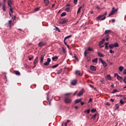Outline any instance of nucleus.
Listing matches in <instances>:
<instances>
[{
	"label": "nucleus",
	"mask_w": 126,
	"mask_h": 126,
	"mask_svg": "<svg viewBox=\"0 0 126 126\" xmlns=\"http://www.w3.org/2000/svg\"><path fill=\"white\" fill-rule=\"evenodd\" d=\"M71 93H67L65 94V96H68V95H71Z\"/></svg>",
	"instance_id": "obj_51"
},
{
	"label": "nucleus",
	"mask_w": 126,
	"mask_h": 126,
	"mask_svg": "<svg viewBox=\"0 0 126 126\" xmlns=\"http://www.w3.org/2000/svg\"><path fill=\"white\" fill-rule=\"evenodd\" d=\"M66 123H67V124H68V123H70V120H67Z\"/></svg>",
	"instance_id": "obj_61"
},
{
	"label": "nucleus",
	"mask_w": 126,
	"mask_h": 126,
	"mask_svg": "<svg viewBox=\"0 0 126 126\" xmlns=\"http://www.w3.org/2000/svg\"><path fill=\"white\" fill-rule=\"evenodd\" d=\"M120 103L122 104V105H124V104H125V102H124V100H123V99L120 100Z\"/></svg>",
	"instance_id": "obj_36"
},
{
	"label": "nucleus",
	"mask_w": 126,
	"mask_h": 126,
	"mask_svg": "<svg viewBox=\"0 0 126 126\" xmlns=\"http://www.w3.org/2000/svg\"><path fill=\"white\" fill-rule=\"evenodd\" d=\"M115 14V11H112L108 15V17H110V16H111V15H114Z\"/></svg>",
	"instance_id": "obj_23"
},
{
	"label": "nucleus",
	"mask_w": 126,
	"mask_h": 126,
	"mask_svg": "<svg viewBox=\"0 0 126 126\" xmlns=\"http://www.w3.org/2000/svg\"><path fill=\"white\" fill-rule=\"evenodd\" d=\"M39 47H43L44 46H46L47 45V43L46 42H40L38 44Z\"/></svg>",
	"instance_id": "obj_8"
},
{
	"label": "nucleus",
	"mask_w": 126,
	"mask_h": 126,
	"mask_svg": "<svg viewBox=\"0 0 126 126\" xmlns=\"http://www.w3.org/2000/svg\"><path fill=\"white\" fill-rule=\"evenodd\" d=\"M70 9V8H66L65 9V10L66 11H67V12H69Z\"/></svg>",
	"instance_id": "obj_41"
},
{
	"label": "nucleus",
	"mask_w": 126,
	"mask_h": 126,
	"mask_svg": "<svg viewBox=\"0 0 126 126\" xmlns=\"http://www.w3.org/2000/svg\"><path fill=\"white\" fill-rule=\"evenodd\" d=\"M75 74H76V75H80V71L76 70L75 71Z\"/></svg>",
	"instance_id": "obj_21"
},
{
	"label": "nucleus",
	"mask_w": 126,
	"mask_h": 126,
	"mask_svg": "<svg viewBox=\"0 0 126 126\" xmlns=\"http://www.w3.org/2000/svg\"><path fill=\"white\" fill-rule=\"evenodd\" d=\"M87 51H90V52H93V48H91L90 47H88Z\"/></svg>",
	"instance_id": "obj_24"
},
{
	"label": "nucleus",
	"mask_w": 126,
	"mask_h": 126,
	"mask_svg": "<svg viewBox=\"0 0 126 126\" xmlns=\"http://www.w3.org/2000/svg\"><path fill=\"white\" fill-rule=\"evenodd\" d=\"M93 101V99H92V98H90L88 103H90V102H92Z\"/></svg>",
	"instance_id": "obj_47"
},
{
	"label": "nucleus",
	"mask_w": 126,
	"mask_h": 126,
	"mask_svg": "<svg viewBox=\"0 0 126 126\" xmlns=\"http://www.w3.org/2000/svg\"><path fill=\"white\" fill-rule=\"evenodd\" d=\"M67 22V19H62L61 20L60 23L61 24H65Z\"/></svg>",
	"instance_id": "obj_6"
},
{
	"label": "nucleus",
	"mask_w": 126,
	"mask_h": 126,
	"mask_svg": "<svg viewBox=\"0 0 126 126\" xmlns=\"http://www.w3.org/2000/svg\"><path fill=\"white\" fill-rule=\"evenodd\" d=\"M119 70H120V71H121V72H122L123 71V70H124V67H123V66H120Z\"/></svg>",
	"instance_id": "obj_26"
},
{
	"label": "nucleus",
	"mask_w": 126,
	"mask_h": 126,
	"mask_svg": "<svg viewBox=\"0 0 126 126\" xmlns=\"http://www.w3.org/2000/svg\"><path fill=\"white\" fill-rule=\"evenodd\" d=\"M38 63V57H36L34 62H33V64H36Z\"/></svg>",
	"instance_id": "obj_22"
},
{
	"label": "nucleus",
	"mask_w": 126,
	"mask_h": 126,
	"mask_svg": "<svg viewBox=\"0 0 126 126\" xmlns=\"http://www.w3.org/2000/svg\"><path fill=\"white\" fill-rule=\"evenodd\" d=\"M81 105L82 106H83V105H84V102H81Z\"/></svg>",
	"instance_id": "obj_59"
},
{
	"label": "nucleus",
	"mask_w": 126,
	"mask_h": 126,
	"mask_svg": "<svg viewBox=\"0 0 126 126\" xmlns=\"http://www.w3.org/2000/svg\"><path fill=\"white\" fill-rule=\"evenodd\" d=\"M39 9H40L39 8H36L35 9V11H38V10H39Z\"/></svg>",
	"instance_id": "obj_57"
},
{
	"label": "nucleus",
	"mask_w": 126,
	"mask_h": 126,
	"mask_svg": "<svg viewBox=\"0 0 126 126\" xmlns=\"http://www.w3.org/2000/svg\"><path fill=\"white\" fill-rule=\"evenodd\" d=\"M14 73L16 75H20V72L18 71H14Z\"/></svg>",
	"instance_id": "obj_29"
},
{
	"label": "nucleus",
	"mask_w": 126,
	"mask_h": 126,
	"mask_svg": "<svg viewBox=\"0 0 126 126\" xmlns=\"http://www.w3.org/2000/svg\"><path fill=\"white\" fill-rule=\"evenodd\" d=\"M44 1L45 6H48V5H49V3H50L49 0H44Z\"/></svg>",
	"instance_id": "obj_13"
},
{
	"label": "nucleus",
	"mask_w": 126,
	"mask_h": 126,
	"mask_svg": "<svg viewBox=\"0 0 126 126\" xmlns=\"http://www.w3.org/2000/svg\"><path fill=\"white\" fill-rule=\"evenodd\" d=\"M49 64H50V63L47 62L44 63V65H49Z\"/></svg>",
	"instance_id": "obj_39"
},
{
	"label": "nucleus",
	"mask_w": 126,
	"mask_h": 126,
	"mask_svg": "<svg viewBox=\"0 0 126 126\" xmlns=\"http://www.w3.org/2000/svg\"><path fill=\"white\" fill-rule=\"evenodd\" d=\"M114 76H116L118 80H123V77L119 75L118 73H115Z\"/></svg>",
	"instance_id": "obj_7"
},
{
	"label": "nucleus",
	"mask_w": 126,
	"mask_h": 126,
	"mask_svg": "<svg viewBox=\"0 0 126 126\" xmlns=\"http://www.w3.org/2000/svg\"><path fill=\"white\" fill-rule=\"evenodd\" d=\"M90 69L91 70H92V71H96V66L91 65L90 66Z\"/></svg>",
	"instance_id": "obj_9"
},
{
	"label": "nucleus",
	"mask_w": 126,
	"mask_h": 126,
	"mask_svg": "<svg viewBox=\"0 0 126 126\" xmlns=\"http://www.w3.org/2000/svg\"><path fill=\"white\" fill-rule=\"evenodd\" d=\"M64 101L66 104H69V103H71V99L69 98L68 97H65Z\"/></svg>",
	"instance_id": "obj_3"
},
{
	"label": "nucleus",
	"mask_w": 126,
	"mask_h": 126,
	"mask_svg": "<svg viewBox=\"0 0 126 126\" xmlns=\"http://www.w3.org/2000/svg\"><path fill=\"white\" fill-rule=\"evenodd\" d=\"M81 101H82V99H81V98H80V99H76L75 101V104H77L78 103H80V102H81Z\"/></svg>",
	"instance_id": "obj_14"
},
{
	"label": "nucleus",
	"mask_w": 126,
	"mask_h": 126,
	"mask_svg": "<svg viewBox=\"0 0 126 126\" xmlns=\"http://www.w3.org/2000/svg\"><path fill=\"white\" fill-rule=\"evenodd\" d=\"M44 57H45V55L44 54L41 55L40 60L41 63H43V62L44 61Z\"/></svg>",
	"instance_id": "obj_10"
},
{
	"label": "nucleus",
	"mask_w": 126,
	"mask_h": 126,
	"mask_svg": "<svg viewBox=\"0 0 126 126\" xmlns=\"http://www.w3.org/2000/svg\"><path fill=\"white\" fill-rule=\"evenodd\" d=\"M10 11L11 13L9 12V15L11 16V14L13 13V12H12V8H11V7H10Z\"/></svg>",
	"instance_id": "obj_31"
},
{
	"label": "nucleus",
	"mask_w": 126,
	"mask_h": 126,
	"mask_svg": "<svg viewBox=\"0 0 126 126\" xmlns=\"http://www.w3.org/2000/svg\"><path fill=\"white\" fill-rule=\"evenodd\" d=\"M11 4H12V0H8V5L11 7Z\"/></svg>",
	"instance_id": "obj_15"
},
{
	"label": "nucleus",
	"mask_w": 126,
	"mask_h": 126,
	"mask_svg": "<svg viewBox=\"0 0 126 126\" xmlns=\"http://www.w3.org/2000/svg\"><path fill=\"white\" fill-rule=\"evenodd\" d=\"M82 8V6H80L77 11V14H78V13H80V11H81V9Z\"/></svg>",
	"instance_id": "obj_28"
},
{
	"label": "nucleus",
	"mask_w": 126,
	"mask_h": 126,
	"mask_svg": "<svg viewBox=\"0 0 126 126\" xmlns=\"http://www.w3.org/2000/svg\"><path fill=\"white\" fill-rule=\"evenodd\" d=\"M110 54H114V53H115V51L110 49Z\"/></svg>",
	"instance_id": "obj_44"
},
{
	"label": "nucleus",
	"mask_w": 126,
	"mask_h": 126,
	"mask_svg": "<svg viewBox=\"0 0 126 126\" xmlns=\"http://www.w3.org/2000/svg\"><path fill=\"white\" fill-rule=\"evenodd\" d=\"M124 81L125 83H126V76L124 77Z\"/></svg>",
	"instance_id": "obj_53"
},
{
	"label": "nucleus",
	"mask_w": 126,
	"mask_h": 126,
	"mask_svg": "<svg viewBox=\"0 0 126 126\" xmlns=\"http://www.w3.org/2000/svg\"><path fill=\"white\" fill-rule=\"evenodd\" d=\"M32 59H34V57L32 56V57H30L29 58V61H31Z\"/></svg>",
	"instance_id": "obj_50"
},
{
	"label": "nucleus",
	"mask_w": 126,
	"mask_h": 126,
	"mask_svg": "<svg viewBox=\"0 0 126 126\" xmlns=\"http://www.w3.org/2000/svg\"><path fill=\"white\" fill-rule=\"evenodd\" d=\"M106 78L108 79V80H112V77H111L110 74L107 75Z\"/></svg>",
	"instance_id": "obj_18"
},
{
	"label": "nucleus",
	"mask_w": 126,
	"mask_h": 126,
	"mask_svg": "<svg viewBox=\"0 0 126 126\" xmlns=\"http://www.w3.org/2000/svg\"><path fill=\"white\" fill-rule=\"evenodd\" d=\"M97 117V114H94L92 116L91 119L93 120H95Z\"/></svg>",
	"instance_id": "obj_16"
},
{
	"label": "nucleus",
	"mask_w": 126,
	"mask_h": 126,
	"mask_svg": "<svg viewBox=\"0 0 126 126\" xmlns=\"http://www.w3.org/2000/svg\"><path fill=\"white\" fill-rule=\"evenodd\" d=\"M106 15H107V12H105L104 14L99 15L97 17L96 19L97 20H105L106 19Z\"/></svg>",
	"instance_id": "obj_1"
},
{
	"label": "nucleus",
	"mask_w": 126,
	"mask_h": 126,
	"mask_svg": "<svg viewBox=\"0 0 126 126\" xmlns=\"http://www.w3.org/2000/svg\"><path fill=\"white\" fill-rule=\"evenodd\" d=\"M93 63H98V58H95L92 60Z\"/></svg>",
	"instance_id": "obj_17"
},
{
	"label": "nucleus",
	"mask_w": 126,
	"mask_h": 126,
	"mask_svg": "<svg viewBox=\"0 0 126 126\" xmlns=\"http://www.w3.org/2000/svg\"><path fill=\"white\" fill-rule=\"evenodd\" d=\"M84 56H85V57H86V56H87V51H85V52H84Z\"/></svg>",
	"instance_id": "obj_46"
},
{
	"label": "nucleus",
	"mask_w": 126,
	"mask_h": 126,
	"mask_svg": "<svg viewBox=\"0 0 126 126\" xmlns=\"http://www.w3.org/2000/svg\"><path fill=\"white\" fill-rule=\"evenodd\" d=\"M76 83H77V80H72L71 81V85H76Z\"/></svg>",
	"instance_id": "obj_11"
},
{
	"label": "nucleus",
	"mask_w": 126,
	"mask_h": 126,
	"mask_svg": "<svg viewBox=\"0 0 126 126\" xmlns=\"http://www.w3.org/2000/svg\"><path fill=\"white\" fill-rule=\"evenodd\" d=\"M58 59H59L58 56H55V57H53L52 58V60L53 61H56V60H58Z\"/></svg>",
	"instance_id": "obj_25"
},
{
	"label": "nucleus",
	"mask_w": 126,
	"mask_h": 126,
	"mask_svg": "<svg viewBox=\"0 0 126 126\" xmlns=\"http://www.w3.org/2000/svg\"><path fill=\"white\" fill-rule=\"evenodd\" d=\"M98 56H99V57H101V58H104V56L103 55V54H102L101 53H98Z\"/></svg>",
	"instance_id": "obj_27"
},
{
	"label": "nucleus",
	"mask_w": 126,
	"mask_h": 126,
	"mask_svg": "<svg viewBox=\"0 0 126 126\" xmlns=\"http://www.w3.org/2000/svg\"><path fill=\"white\" fill-rule=\"evenodd\" d=\"M106 41H109V40H110V36H109V35H107L106 36Z\"/></svg>",
	"instance_id": "obj_37"
},
{
	"label": "nucleus",
	"mask_w": 126,
	"mask_h": 126,
	"mask_svg": "<svg viewBox=\"0 0 126 126\" xmlns=\"http://www.w3.org/2000/svg\"><path fill=\"white\" fill-rule=\"evenodd\" d=\"M105 41H106V39L105 38H103L102 40V41L104 43V42H105Z\"/></svg>",
	"instance_id": "obj_60"
},
{
	"label": "nucleus",
	"mask_w": 126,
	"mask_h": 126,
	"mask_svg": "<svg viewBox=\"0 0 126 126\" xmlns=\"http://www.w3.org/2000/svg\"><path fill=\"white\" fill-rule=\"evenodd\" d=\"M117 92H119V91L117 90H114L112 93H113V94H115V93H117Z\"/></svg>",
	"instance_id": "obj_33"
},
{
	"label": "nucleus",
	"mask_w": 126,
	"mask_h": 126,
	"mask_svg": "<svg viewBox=\"0 0 126 126\" xmlns=\"http://www.w3.org/2000/svg\"><path fill=\"white\" fill-rule=\"evenodd\" d=\"M105 49L106 50H109V46H108V45H105Z\"/></svg>",
	"instance_id": "obj_52"
},
{
	"label": "nucleus",
	"mask_w": 126,
	"mask_h": 126,
	"mask_svg": "<svg viewBox=\"0 0 126 126\" xmlns=\"http://www.w3.org/2000/svg\"><path fill=\"white\" fill-rule=\"evenodd\" d=\"M8 24H9V26H10V27H11L12 26V20H9L8 21Z\"/></svg>",
	"instance_id": "obj_20"
},
{
	"label": "nucleus",
	"mask_w": 126,
	"mask_h": 126,
	"mask_svg": "<svg viewBox=\"0 0 126 126\" xmlns=\"http://www.w3.org/2000/svg\"><path fill=\"white\" fill-rule=\"evenodd\" d=\"M96 7L97 9H100V7H99V5H96Z\"/></svg>",
	"instance_id": "obj_56"
},
{
	"label": "nucleus",
	"mask_w": 126,
	"mask_h": 126,
	"mask_svg": "<svg viewBox=\"0 0 126 126\" xmlns=\"http://www.w3.org/2000/svg\"><path fill=\"white\" fill-rule=\"evenodd\" d=\"M103 43H104V42L103 41H101L99 42V45L101 46V45H103Z\"/></svg>",
	"instance_id": "obj_43"
},
{
	"label": "nucleus",
	"mask_w": 126,
	"mask_h": 126,
	"mask_svg": "<svg viewBox=\"0 0 126 126\" xmlns=\"http://www.w3.org/2000/svg\"><path fill=\"white\" fill-rule=\"evenodd\" d=\"M63 42H64V45H65V46H66V45H67V43H66V42H65V40L64 39Z\"/></svg>",
	"instance_id": "obj_58"
},
{
	"label": "nucleus",
	"mask_w": 126,
	"mask_h": 126,
	"mask_svg": "<svg viewBox=\"0 0 126 126\" xmlns=\"http://www.w3.org/2000/svg\"><path fill=\"white\" fill-rule=\"evenodd\" d=\"M59 65L58 64H57L56 65H53L52 67V68H56V67H58V66Z\"/></svg>",
	"instance_id": "obj_35"
},
{
	"label": "nucleus",
	"mask_w": 126,
	"mask_h": 126,
	"mask_svg": "<svg viewBox=\"0 0 126 126\" xmlns=\"http://www.w3.org/2000/svg\"><path fill=\"white\" fill-rule=\"evenodd\" d=\"M124 74H126V69H124L123 71Z\"/></svg>",
	"instance_id": "obj_55"
},
{
	"label": "nucleus",
	"mask_w": 126,
	"mask_h": 126,
	"mask_svg": "<svg viewBox=\"0 0 126 126\" xmlns=\"http://www.w3.org/2000/svg\"><path fill=\"white\" fill-rule=\"evenodd\" d=\"M71 5V4H67L66 5V6H70Z\"/></svg>",
	"instance_id": "obj_63"
},
{
	"label": "nucleus",
	"mask_w": 126,
	"mask_h": 126,
	"mask_svg": "<svg viewBox=\"0 0 126 126\" xmlns=\"http://www.w3.org/2000/svg\"><path fill=\"white\" fill-rule=\"evenodd\" d=\"M85 113H86L87 114H90V109H88L87 110H85Z\"/></svg>",
	"instance_id": "obj_32"
},
{
	"label": "nucleus",
	"mask_w": 126,
	"mask_h": 126,
	"mask_svg": "<svg viewBox=\"0 0 126 126\" xmlns=\"http://www.w3.org/2000/svg\"><path fill=\"white\" fill-rule=\"evenodd\" d=\"M92 113H95L96 112V109H93L91 110Z\"/></svg>",
	"instance_id": "obj_38"
},
{
	"label": "nucleus",
	"mask_w": 126,
	"mask_h": 126,
	"mask_svg": "<svg viewBox=\"0 0 126 126\" xmlns=\"http://www.w3.org/2000/svg\"><path fill=\"white\" fill-rule=\"evenodd\" d=\"M62 51H63V53H65V49H64V48H62Z\"/></svg>",
	"instance_id": "obj_49"
},
{
	"label": "nucleus",
	"mask_w": 126,
	"mask_h": 126,
	"mask_svg": "<svg viewBox=\"0 0 126 126\" xmlns=\"http://www.w3.org/2000/svg\"><path fill=\"white\" fill-rule=\"evenodd\" d=\"M64 126H67V123H65L64 124Z\"/></svg>",
	"instance_id": "obj_64"
},
{
	"label": "nucleus",
	"mask_w": 126,
	"mask_h": 126,
	"mask_svg": "<svg viewBox=\"0 0 126 126\" xmlns=\"http://www.w3.org/2000/svg\"><path fill=\"white\" fill-rule=\"evenodd\" d=\"M66 14L65 13V12H63L61 14V16L62 17H63V16H65Z\"/></svg>",
	"instance_id": "obj_34"
},
{
	"label": "nucleus",
	"mask_w": 126,
	"mask_h": 126,
	"mask_svg": "<svg viewBox=\"0 0 126 126\" xmlns=\"http://www.w3.org/2000/svg\"><path fill=\"white\" fill-rule=\"evenodd\" d=\"M100 82L101 83H103V84H104V83H105V82H104V79H103L100 80Z\"/></svg>",
	"instance_id": "obj_45"
},
{
	"label": "nucleus",
	"mask_w": 126,
	"mask_h": 126,
	"mask_svg": "<svg viewBox=\"0 0 126 126\" xmlns=\"http://www.w3.org/2000/svg\"><path fill=\"white\" fill-rule=\"evenodd\" d=\"M84 93V89H82L77 94L78 97H80V96H82Z\"/></svg>",
	"instance_id": "obj_5"
},
{
	"label": "nucleus",
	"mask_w": 126,
	"mask_h": 126,
	"mask_svg": "<svg viewBox=\"0 0 126 126\" xmlns=\"http://www.w3.org/2000/svg\"><path fill=\"white\" fill-rule=\"evenodd\" d=\"M99 62H100V63H102L103 65V67H107V63H106L105 61L103 60V59H102L101 58H100L99 59Z\"/></svg>",
	"instance_id": "obj_4"
},
{
	"label": "nucleus",
	"mask_w": 126,
	"mask_h": 126,
	"mask_svg": "<svg viewBox=\"0 0 126 126\" xmlns=\"http://www.w3.org/2000/svg\"><path fill=\"white\" fill-rule=\"evenodd\" d=\"M74 3L75 4H76L77 3V0H74Z\"/></svg>",
	"instance_id": "obj_54"
},
{
	"label": "nucleus",
	"mask_w": 126,
	"mask_h": 126,
	"mask_svg": "<svg viewBox=\"0 0 126 126\" xmlns=\"http://www.w3.org/2000/svg\"><path fill=\"white\" fill-rule=\"evenodd\" d=\"M47 62L49 63H51V59L50 58H47Z\"/></svg>",
	"instance_id": "obj_40"
},
{
	"label": "nucleus",
	"mask_w": 126,
	"mask_h": 126,
	"mask_svg": "<svg viewBox=\"0 0 126 126\" xmlns=\"http://www.w3.org/2000/svg\"><path fill=\"white\" fill-rule=\"evenodd\" d=\"M105 46H108L109 45V42H106L105 43Z\"/></svg>",
	"instance_id": "obj_62"
},
{
	"label": "nucleus",
	"mask_w": 126,
	"mask_h": 126,
	"mask_svg": "<svg viewBox=\"0 0 126 126\" xmlns=\"http://www.w3.org/2000/svg\"><path fill=\"white\" fill-rule=\"evenodd\" d=\"M5 0H3V3L2 4V9L3 11H5Z\"/></svg>",
	"instance_id": "obj_12"
},
{
	"label": "nucleus",
	"mask_w": 126,
	"mask_h": 126,
	"mask_svg": "<svg viewBox=\"0 0 126 126\" xmlns=\"http://www.w3.org/2000/svg\"><path fill=\"white\" fill-rule=\"evenodd\" d=\"M71 37H72V35H68V36H66L64 38V40H66V39H68L69 38H71Z\"/></svg>",
	"instance_id": "obj_30"
},
{
	"label": "nucleus",
	"mask_w": 126,
	"mask_h": 126,
	"mask_svg": "<svg viewBox=\"0 0 126 126\" xmlns=\"http://www.w3.org/2000/svg\"><path fill=\"white\" fill-rule=\"evenodd\" d=\"M112 32L111 30H106L105 31V34H110Z\"/></svg>",
	"instance_id": "obj_19"
},
{
	"label": "nucleus",
	"mask_w": 126,
	"mask_h": 126,
	"mask_svg": "<svg viewBox=\"0 0 126 126\" xmlns=\"http://www.w3.org/2000/svg\"><path fill=\"white\" fill-rule=\"evenodd\" d=\"M117 9L116 10V9L115 8V7H113L112 8V11H115V12H116L117 11Z\"/></svg>",
	"instance_id": "obj_42"
},
{
	"label": "nucleus",
	"mask_w": 126,
	"mask_h": 126,
	"mask_svg": "<svg viewBox=\"0 0 126 126\" xmlns=\"http://www.w3.org/2000/svg\"><path fill=\"white\" fill-rule=\"evenodd\" d=\"M109 47L110 48V49H114V48H117L119 47V44L118 43H115V44H110L109 45Z\"/></svg>",
	"instance_id": "obj_2"
},
{
	"label": "nucleus",
	"mask_w": 126,
	"mask_h": 126,
	"mask_svg": "<svg viewBox=\"0 0 126 126\" xmlns=\"http://www.w3.org/2000/svg\"><path fill=\"white\" fill-rule=\"evenodd\" d=\"M73 57H74L75 60H76V61H77V60H78V59L76 57V55H74Z\"/></svg>",
	"instance_id": "obj_48"
}]
</instances>
